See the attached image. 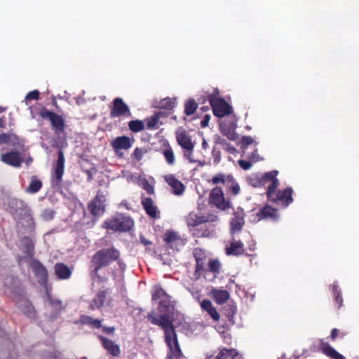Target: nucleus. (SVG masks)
Segmentation results:
<instances>
[{"label":"nucleus","mask_w":359,"mask_h":359,"mask_svg":"<svg viewBox=\"0 0 359 359\" xmlns=\"http://www.w3.org/2000/svg\"><path fill=\"white\" fill-rule=\"evenodd\" d=\"M175 134L178 144L184 150H194V143L192 142L191 136L184 129H178Z\"/></svg>","instance_id":"f8f14e48"},{"label":"nucleus","mask_w":359,"mask_h":359,"mask_svg":"<svg viewBox=\"0 0 359 359\" xmlns=\"http://www.w3.org/2000/svg\"><path fill=\"white\" fill-rule=\"evenodd\" d=\"M41 115L43 118H46L50 120L52 118V115H55V114L52 111L46 110L41 113Z\"/></svg>","instance_id":"052dcab7"},{"label":"nucleus","mask_w":359,"mask_h":359,"mask_svg":"<svg viewBox=\"0 0 359 359\" xmlns=\"http://www.w3.org/2000/svg\"><path fill=\"white\" fill-rule=\"evenodd\" d=\"M165 180L172 188V192L174 194L178 196L183 194L185 187L180 181L176 179L174 175H166L165 177Z\"/></svg>","instance_id":"a211bd4d"},{"label":"nucleus","mask_w":359,"mask_h":359,"mask_svg":"<svg viewBox=\"0 0 359 359\" xmlns=\"http://www.w3.org/2000/svg\"><path fill=\"white\" fill-rule=\"evenodd\" d=\"M210 201L222 210H226L231 208L230 202L224 199L222 190L218 187L212 190L210 195Z\"/></svg>","instance_id":"6e6552de"},{"label":"nucleus","mask_w":359,"mask_h":359,"mask_svg":"<svg viewBox=\"0 0 359 359\" xmlns=\"http://www.w3.org/2000/svg\"><path fill=\"white\" fill-rule=\"evenodd\" d=\"M103 330L105 332H107V333H112L114 331V327H103Z\"/></svg>","instance_id":"69168bd1"},{"label":"nucleus","mask_w":359,"mask_h":359,"mask_svg":"<svg viewBox=\"0 0 359 359\" xmlns=\"http://www.w3.org/2000/svg\"><path fill=\"white\" fill-rule=\"evenodd\" d=\"M47 300L48 302L49 305L55 310V313L53 316V318H56L57 316L60 314V313L62 310L61 301L57 299H53V298L48 293L47 294Z\"/></svg>","instance_id":"72a5a7b5"},{"label":"nucleus","mask_w":359,"mask_h":359,"mask_svg":"<svg viewBox=\"0 0 359 359\" xmlns=\"http://www.w3.org/2000/svg\"><path fill=\"white\" fill-rule=\"evenodd\" d=\"M226 252L228 255H240L244 252L243 243L241 241L233 240L230 246L226 247Z\"/></svg>","instance_id":"aec40b11"},{"label":"nucleus","mask_w":359,"mask_h":359,"mask_svg":"<svg viewBox=\"0 0 359 359\" xmlns=\"http://www.w3.org/2000/svg\"><path fill=\"white\" fill-rule=\"evenodd\" d=\"M52 126L56 129L57 131H62L64 128V121L62 118L56 114L52 115V118L50 120Z\"/></svg>","instance_id":"f704fd0d"},{"label":"nucleus","mask_w":359,"mask_h":359,"mask_svg":"<svg viewBox=\"0 0 359 359\" xmlns=\"http://www.w3.org/2000/svg\"><path fill=\"white\" fill-rule=\"evenodd\" d=\"M175 318L179 319V324L183 320V316L179 312L175 313L163 314L162 316H156L153 313L148 314V320L155 325L161 327L164 330L165 341L170 348L172 351L173 354L178 357L181 354V351L177 339V334L175 330L173 323Z\"/></svg>","instance_id":"f257e3e1"},{"label":"nucleus","mask_w":359,"mask_h":359,"mask_svg":"<svg viewBox=\"0 0 359 359\" xmlns=\"http://www.w3.org/2000/svg\"><path fill=\"white\" fill-rule=\"evenodd\" d=\"M278 172L276 170L269 172L264 175L262 180V183L264 184L266 182H270L268 185L267 197L271 201H283L285 202V206L292 202V188H287L284 191L279 190L276 192V189L278 185V180L276 178Z\"/></svg>","instance_id":"f03ea898"},{"label":"nucleus","mask_w":359,"mask_h":359,"mask_svg":"<svg viewBox=\"0 0 359 359\" xmlns=\"http://www.w3.org/2000/svg\"><path fill=\"white\" fill-rule=\"evenodd\" d=\"M231 175H225L224 174L219 173L216 175L215 177L212 179V182L214 184H217L219 183H223L224 185H226V183H229V177Z\"/></svg>","instance_id":"4c0bfd02"},{"label":"nucleus","mask_w":359,"mask_h":359,"mask_svg":"<svg viewBox=\"0 0 359 359\" xmlns=\"http://www.w3.org/2000/svg\"><path fill=\"white\" fill-rule=\"evenodd\" d=\"M209 269L211 272L218 273L220 269V263L218 260H210Z\"/></svg>","instance_id":"de8ad7c7"},{"label":"nucleus","mask_w":359,"mask_h":359,"mask_svg":"<svg viewBox=\"0 0 359 359\" xmlns=\"http://www.w3.org/2000/svg\"><path fill=\"white\" fill-rule=\"evenodd\" d=\"M4 285L10 293L20 294L22 292L19 280L14 276H8L4 280Z\"/></svg>","instance_id":"6ab92c4d"},{"label":"nucleus","mask_w":359,"mask_h":359,"mask_svg":"<svg viewBox=\"0 0 359 359\" xmlns=\"http://www.w3.org/2000/svg\"><path fill=\"white\" fill-rule=\"evenodd\" d=\"M39 93L38 90H32L29 92L25 97V100L29 101L31 100H37L39 98Z\"/></svg>","instance_id":"864d4df0"},{"label":"nucleus","mask_w":359,"mask_h":359,"mask_svg":"<svg viewBox=\"0 0 359 359\" xmlns=\"http://www.w3.org/2000/svg\"><path fill=\"white\" fill-rule=\"evenodd\" d=\"M6 143V133L0 134V144Z\"/></svg>","instance_id":"0e129e2a"},{"label":"nucleus","mask_w":359,"mask_h":359,"mask_svg":"<svg viewBox=\"0 0 359 359\" xmlns=\"http://www.w3.org/2000/svg\"><path fill=\"white\" fill-rule=\"evenodd\" d=\"M201 307L203 309L205 310L209 315L212 318L215 320H218L219 319V314L217 311L215 307H213L212 303L209 300H203L201 302Z\"/></svg>","instance_id":"c85d7f7f"},{"label":"nucleus","mask_w":359,"mask_h":359,"mask_svg":"<svg viewBox=\"0 0 359 359\" xmlns=\"http://www.w3.org/2000/svg\"><path fill=\"white\" fill-rule=\"evenodd\" d=\"M163 155L166 160V162L169 165H173L175 163V155H174L173 151L172 150V149L170 147L168 149H166L163 151Z\"/></svg>","instance_id":"79ce46f5"},{"label":"nucleus","mask_w":359,"mask_h":359,"mask_svg":"<svg viewBox=\"0 0 359 359\" xmlns=\"http://www.w3.org/2000/svg\"><path fill=\"white\" fill-rule=\"evenodd\" d=\"M141 242H142L144 245H151V243L149 241L147 240L146 238H143V237H142V238H141Z\"/></svg>","instance_id":"338daca9"},{"label":"nucleus","mask_w":359,"mask_h":359,"mask_svg":"<svg viewBox=\"0 0 359 359\" xmlns=\"http://www.w3.org/2000/svg\"><path fill=\"white\" fill-rule=\"evenodd\" d=\"M158 121V117L156 115L148 118L147 122V127L149 129L155 128Z\"/></svg>","instance_id":"09e8293b"},{"label":"nucleus","mask_w":359,"mask_h":359,"mask_svg":"<svg viewBox=\"0 0 359 359\" xmlns=\"http://www.w3.org/2000/svg\"><path fill=\"white\" fill-rule=\"evenodd\" d=\"M257 143L255 144L254 151L249 156L250 159L254 162H257L259 159V155L257 154V150L256 149Z\"/></svg>","instance_id":"4d7b16f0"},{"label":"nucleus","mask_w":359,"mask_h":359,"mask_svg":"<svg viewBox=\"0 0 359 359\" xmlns=\"http://www.w3.org/2000/svg\"><path fill=\"white\" fill-rule=\"evenodd\" d=\"M128 127L133 132L137 133L144 130V124L142 121L135 120L129 122Z\"/></svg>","instance_id":"c9c22d12"},{"label":"nucleus","mask_w":359,"mask_h":359,"mask_svg":"<svg viewBox=\"0 0 359 359\" xmlns=\"http://www.w3.org/2000/svg\"><path fill=\"white\" fill-rule=\"evenodd\" d=\"M1 160L13 167L19 168L23 162V158L18 151H9L1 155Z\"/></svg>","instance_id":"ddd939ff"},{"label":"nucleus","mask_w":359,"mask_h":359,"mask_svg":"<svg viewBox=\"0 0 359 359\" xmlns=\"http://www.w3.org/2000/svg\"><path fill=\"white\" fill-rule=\"evenodd\" d=\"M196 269L198 270H201L203 269V260L201 259L198 258L197 257H196Z\"/></svg>","instance_id":"e2e57ef3"},{"label":"nucleus","mask_w":359,"mask_h":359,"mask_svg":"<svg viewBox=\"0 0 359 359\" xmlns=\"http://www.w3.org/2000/svg\"><path fill=\"white\" fill-rule=\"evenodd\" d=\"M313 351H321L323 353L332 359H337V351L331 347L327 343L321 339H318L313 343L312 346Z\"/></svg>","instance_id":"4468645a"},{"label":"nucleus","mask_w":359,"mask_h":359,"mask_svg":"<svg viewBox=\"0 0 359 359\" xmlns=\"http://www.w3.org/2000/svg\"><path fill=\"white\" fill-rule=\"evenodd\" d=\"M193 151L194 150H184V156L188 159L190 163L197 162V161L193 158Z\"/></svg>","instance_id":"6e6d98bb"},{"label":"nucleus","mask_w":359,"mask_h":359,"mask_svg":"<svg viewBox=\"0 0 359 359\" xmlns=\"http://www.w3.org/2000/svg\"><path fill=\"white\" fill-rule=\"evenodd\" d=\"M120 252L114 248L107 249H102L97 251L93 257L92 262L95 265L93 271L97 273V271L109 265L114 261L118 259Z\"/></svg>","instance_id":"7ed1b4c3"},{"label":"nucleus","mask_w":359,"mask_h":359,"mask_svg":"<svg viewBox=\"0 0 359 359\" xmlns=\"http://www.w3.org/2000/svg\"><path fill=\"white\" fill-rule=\"evenodd\" d=\"M22 304H23L25 305V309H24V313L29 317V318H33L34 316V309L33 307L29 304V303L26 301V300H23L22 302ZM22 304L20 305V306H22Z\"/></svg>","instance_id":"49530a36"},{"label":"nucleus","mask_w":359,"mask_h":359,"mask_svg":"<svg viewBox=\"0 0 359 359\" xmlns=\"http://www.w3.org/2000/svg\"><path fill=\"white\" fill-rule=\"evenodd\" d=\"M55 271L60 279H68L72 275V271L70 269L62 263L55 264Z\"/></svg>","instance_id":"393cba45"},{"label":"nucleus","mask_w":359,"mask_h":359,"mask_svg":"<svg viewBox=\"0 0 359 359\" xmlns=\"http://www.w3.org/2000/svg\"><path fill=\"white\" fill-rule=\"evenodd\" d=\"M113 104V107L110 111V116L111 118L118 117L121 116H130L131 115L128 107L124 103L121 98H115L114 100Z\"/></svg>","instance_id":"9d476101"},{"label":"nucleus","mask_w":359,"mask_h":359,"mask_svg":"<svg viewBox=\"0 0 359 359\" xmlns=\"http://www.w3.org/2000/svg\"><path fill=\"white\" fill-rule=\"evenodd\" d=\"M57 165H65V157L62 151L60 150L58 153V159Z\"/></svg>","instance_id":"13d9d810"},{"label":"nucleus","mask_w":359,"mask_h":359,"mask_svg":"<svg viewBox=\"0 0 359 359\" xmlns=\"http://www.w3.org/2000/svg\"><path fill=\"white\" fill-rule=\"evenodd\" d=\"M257 217L259 219H270L274 221L278 219L276 210L271 208L269 205H266L262 209H261L260 211L257 213Z\"/></svg>","instance_id":"b1692460"},{"label":"nucleus","mask_w":359,"mask_h":359,"mask_svg":"<svg viewBox=\"0 0 359 359\" xmlns=\"http://www.w3.org/2000/svg\"><path fill=\"white\" fill-rule=\"evenodd\" d=\"M100 339L104 348L113 356H117L120 353L119 347L112 341L107 339L104 337H100Z\"/></svg>","instance_id":"5701e85b"},{"label":"nucleus","mask_w":359,"mask_h":359,"mask_svg":"<svg viewBox=\"0 0 359 359\" xmlns=\"http://www.w3.org/2000/svg\"><path fill=\"white\" fill-rule=\"evenodd\" d=\"M146 151H144L142 149L136 148L133 153V156L135 158L137 161H140L142 159L143 154L145 153Z\"/></svg>","instance_id":"3c124183"},{"label":"nucleus","mask_w":359,"mask_h":359,"mask_svg":"<svg viewBox=\"0 0 359 359\" xmlns=\"http://www.w3.org/2000/svg\"><path fill=\"white\" fill-rule=\"evenodd\" d=\"M80 323L83 325H89L91 327L98 329L102 327L101 320L93 319L92 317L83 315L80 318Z\"/></svg>","instance_id":"2f4dec72"},{"label":"nucleus","mask_w":359,"mask_h":359,"mask_svg":"<svg viewBox=\"0 0 359 359\" xmlns=\"http://www.w3.org/2000/svg\"><path fill=\"white\" fill-rule=\"evenodd\" d=\"M175 104V100L167 97L161 101L159 107L162 109H171L172 107H174Z\"/></svg>","instance_id":"c03bdc74"},{"label":"nucleus","mask_w":359,"mask_h":359,"mask_svg":"<svg viewBox=\"0 0 359 359\" xmlns=\"http://www.w3.org/2000/svg\"><path fill=\"white\" fill-rule=\"evenodd\" d=\"M210 293L212 298L218 304L225 303L230 297L229 292L225 290L212 289Z\"/></svg>","instance_id":"412c9836"},{"label":"nucleus","mask_w":359,"mask_h":359,"mask_svg":"<svg viewBox=\"0 0 359 359\" xmlns=\"http://www.w3.org/2000/svg\"><path fill=\"white\" fill-rule=\"evenodd\" d=\"M64 168L65 165H56L55 173V180L54 181L56 185H58L61 180L62 175L64 174Z\"/></svg>","instance_id":"37998d69"},{"label":"nucleus","mask_w":359,"mask_h":359,"mask_svg":"<svg viewBox=\"0 0 359 359\" xmlns=\"http://www.w3.org/2000/svg\"><path fill=\"white\" fill-rule=\"evenodd\" d=\"M164 241L168 244L170 248H177L182 243V240L177 234L173 231H168L164 235Z\"/></svg>","instance_id":"bb28decb"},{"label":"nucleus","mask_w":359,"mask_h":359,"mask_svg":"<svg viewBox=\"0 0 359 359\" xmlns=\"http://www.w3.org/2000/svg\"><path fill=\"white\" fill-rule=\"evenodd\" d=\"M20 248L24 254L25 259H32L34 249V243L32 238L24 236L20 241Z\"/></svg>","instance_id":"2eb2a0df"},{"label":"nucleus","mask_w":359,"mask_h":359,"mask_svg":"<svg viewBox=\"0 0 359 359\" xmlns=\"http://www.w3.org/2000/svg\"><path fill=\"white\" fill-rule=\"evenodd\" d=\"M210 115L206 114L204 116V118H203V120L201 122V126L202 128H205V127L208 126L209 121H210Z\"/></svg>","instance_id":"bf43d9fd"},{"label":"nucleus","mask_w":359,"mask_h":359,"mask_svg":"<svg viewBox=\"0 0 359 359\" xmlns=\"http://www.w3.org/2000/svg\"><path fill=\"white\" fill-rule=\"evenodd\" d=\"M238 164L245 170H249L252 165L250 161H247L244 160H238Z\"/></svg>","instance_id":"5fc2aeb1"},{"label":"nucleus","mask_w":359,"mask_h":359,"mask_svg":"<svg viewBox=\"0 0 359 359\" xmlns=\"http://www.w3.org/2000/svg\"><path fill=\"white\" fill-rule=\"evenodd\" d=\"M144 189L148 194H151L154 193V187L147 182L144 185Z\"/></svg>","instance_id":"680f3d73"},{"label":"nucleus","mask_w":359,"mask_h":359,"mask_svg":"<svg viewBox=\"0 0 359 359\" xmlns=\"http://www.w3.org/2000/svg\"><path fill=\"white\" fill-rule=\"evenodd\" d=\"M118 264L119 265V267L121 268V271H123L125 270V268H126V265L125 264H123L122 262H121L120 260L118 261Z\"/></svg>","instance_id":"774afa93"},{"label":"nucleus","mask_w":359,"mask_h":359,"mask_svg":"<svg viewBox=\"0 0 359 359\" xmlns=\"http://www.w3.org/2000/svg\"><path fill=\"white\" fill-rule=\"evenodd\" d=\"M244 223V212L243 209L238 208L237 210L234 212V217L231 222V233L240 231Z\"/></svg>","instance_id":"dca6fc26"},{"label":"nucleus","mask_w":359,"mask_h":359,"mask_svg":"<svg viewBox=\"0 0 359 359\" xmlns=\"http://www.w3.org/2000/svg\"><path fill=\"white\" fill-rule=\"evenodd\" d=\"M111 145L115 152L118 154L119 150H127L131 147V141L128 137L120 136L115 138L111 142Z\"/></svg>","instance_id":"f3484780"},{"label":"nucleus","mask_w":359,"mask_h":359,"mask_svg":"<svg viewBox=\"0 0 359 359\" xmlns=\"http://www.w3.org/2000/svg\"><path fill=\"white\" fill-rule=\"evenodd\" d=\"M256 142H254V140L249 136H245L242 138L241 142V149L243 150V152L245 153L246 150L248 149V146L251 144H255Z\"/></svg>","instance_id":"a18cd8bd"},{"label":"nucleus","mask_w":359,"mask_h":359,"mask_svg":"<svg viewBox=\"0 0 359 359\" xmlns=\"http://www.w3.org/2000/svg\"><path fill=\"white\" fill-rule=\"evenodd\" d=\"M106 194V191L99 190L94 200L97 201L98 203L104 204Z\"/></svg>","instance_id":"8fccbe9b"},{"label":"nucleus","mask_w":359,"mask_h":359,"mask_svg":"<svg viewBox=\"0 0 359 359\" xmlns=\"http://www.w3.org/2000/svg\"><path fill=\"white\" fill-rule=\"evenodd\" d=\"M153 290V300L161 299L158 306L159 316L177 312L175 309L174 302L170 299V297L160 285H154Z\"/></svg>","instance_id":"20e7f679"},{"label":"nucleus","mask_w":359,"mask_h":359,"mask_svg":"<svg viewBox=\"0 0 359 359\" xmlns=\"http://www.w3.org/2000/svg\"><path fill=\"white\" fill-rule=\"evenodd\" d=\"M42 187V182L36 176H32L29 186L25 189V191L29 194L37 193Z\"/></svg>","instance_id":"7c9ffc66"},{"label":"nucleus","mask_w":359,"mask_h":359,"mask_svg":"<svg viewBox=\"0 0 359 359\" xmlns=\"http://www.w3.org/2000/svg\"><path fill=\"white\" fill-rule=\"evenodd\" d=\"M6 143L10 144L11 145H22V140L20 138L13 133H6Z\"/></svg>","instance_id":"ea45409f"},{"label":"nucleus","mask_w":359,"mask_h":359,"mask_svg":"<svg viewBox=\"0 0 359 359\" xmlns=\"http://www.w3.org/2000/svg\"><path fill=\"white\" fill-rule=\"evenodd\" d=\"M15 220L25 228V233L32 235L34 232L35 222L32 216V210L29 209L26 213L22 214Z\"/></svg>","instance_id":"9b49d317"},{"label":"nucleus","mask_w":359,"mask_h":359,"mask_svg":"<svg viewBox=\"0 0 359 359\" xmlns=\"http://www.w3.org/2000/svg\"><path fill=\"white\" fill-rule=\"evenodd\" d=\"M29 207L22 200L11 198L8 199L7 210L16 219L22 214L26 213L29 210Z\"/></svg>","instance_id":"0eeeda50"},{"label":"nucleus","mask_w":359,"mask_h":359,"mask_svg":"<svg viewBox=\"0 0 359 359\" xmlns=\"http://www.w3.org/2000/svg\"><path fill=\"white\" fill-rule=\"evenodd\" d=\"M104 226L115 231H127L133 226V221L129 217L118 215L105 221Z\"/></svg>","instance_id":"39448f33"},{"label":"nucleus","mask_w":359,"mask_h":359,"mask_svg":"<svg viewBox=\"0 0 359 359\" xmlns=\"http://www.w3.org/2000/svg\"><path fill=\"white\" fill-rule=\"evenodd\" d=\"M55 211L50 208L43 209L40 215V217L46 222L52 220L55 215Z\"/></svg>","instance_id":"58836bf2"},{"label":"nucleus","mask_w":359,"mask_h":359,"mask_svg":"<svg viewBox=\"0 0 359 359\" xmlns=\"http://www.w3.org/2000/svg\"><path fill=\"white\" fill-rule=\"evenodd\" d=\"M197 108V104L194 100H189L184 107V113L187 115H191L194 113Z\"/></svg>","instance_id":"a19ab883"},{"label":"nucleus","mask_w":359,"mask_h":359,"mask_svg":"<svg viewBox=\"0 0 359 359\" xmlns=\"http://www.w3.org/2000/svg\"><path fill=\"white\" fill-rule=\"evenodd\" d=\"M106 298L104 291L99 292L90 304V308L93 310L100 309L103 305Z\"/></svg>","instance_id":"c756f323"},{"label":"nucleus","mask_w":359,"mask_h":359,"mask_svg":"<svg viewBox=\"0 0 359 359\" xmlns=\"http://www.w3.org/2000/svg\"><path fill=\"white\" fill-rule=\"evenodd\" d=\"M142 203L148 215L153 218L158 216V211L157 210V207L154 205L153 201L151 198H143Z\"/></svg>","instance_id":"4be33fe9"},{"label":"nucleus","mask_w":359,"mask_h":359,"mask_svg":"<svg viewBox=\"0 0 359 359\" xmlns=\"http://www.w3.org/2000/svg\"><path fill=\"white\" fill-rule=\"evenodd\" d=\"M207 221L208 219L204 216L194 212H190L187 217V223L189 226H196Z\"/></svg>","instance_id":"a878e982"},{"label":"nucleus","mask_w":359,"mask_h":359,"mask_svg":"<svg viewBox=\"0 0 359 359\" xmlns=\"http://www.w3.org/2000/svg\"><path fill=\"white\" fill-rule=\"evenodd\" d=\"M229 180V183H226L225 186L233 195H237L240 191L239 185L235 182L232 175L230 176Z\"/></svg>","instance_id":"e433bc0d"},{"label":"nucleus","mask_w":359,"mask_h":359,"mask_svg":"<svg viewBox=\"0 0 359 359\" xmlns=\"http://www.w3.org/2000/svg\"><path fill=\"white\" fill-rule=\"evenodd\" d=\"M241 356L233 349L223 348L214 359H240Z\"/></svg>","instance_id":"cd10ccee"},{"label":"nucleus","mask_w":359,"mask_h":359,"mask_svg":"<svg viewBox=\"0 0 359 359\" xmlns=\"http://www.w3.org/2000/svg\"><path fill=\"white\" fill-rule=\"evenodd\" d=\"M29 266L33 273L38 279V282L41 285H45L47 282L48 272L45 266L36 259H31Z\"/></svg>","instance_id":"1a4fd4ad"},{"label":"nucleus","mask_w":359,"mask_h":359,"mask_svg":"<svg viewBox=\"0 0 359 359\" xmlns=\"http://www.w3.org/2000/svg\"><path fill=\"white\" fill-rule=\"evenodd\" d=\"M228 306H229V309H226L225 315L228 318H232L234 316V314L236 313V307L233 304L229 305Z\"/></svg>","instance_id":"603ef678"},{"label":"nucleus","mask_w":359,"mask_h":359,"mask_svg":"<svg viewBox=\"0 0 359 359\" xmlns=\"http://www.w3.org/2000/svg\"><path fill=\"white\" fill-rule=\"evenodd\" d=\"M209 102L212 108L214 114L217 117H223L232 112L231 107L223 99L210 95Z\"/></svg>","instance_id":"423d86ee"},{"label":"nucleus","mask_w":359,"mask_h":359,"mask_svg":"<svg viewBox=\"0 0 359 359\" xmlns=\"http://www.w3.org/2000/svg\"><path fill=\"white\" fill-rule=\"evenodd\" d=\"M104 204L93 200L88 205V209L94 216H100L104 212Z\"/></svg>","instance_id":"473e14b6"}]
</instances>
